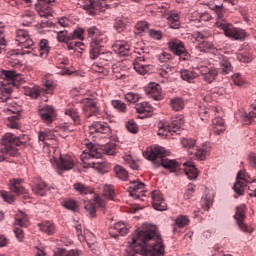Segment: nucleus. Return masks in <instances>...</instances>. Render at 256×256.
Masks as SVG:
<instances>
[{
  "label": "nucleus",
  "instance_id": "39",
  "mask_svg": "<svg viewBox=\"0 0 256 256\" xmlns=\"http://www.w3.org/2000/svg\"><path fill=\"white\" fill-rule=\"evenodd\" d=\"M40 231L46 233V235H53L55 233V225L51 222H43L39 225Z\"/></svg>",
  "mask_w": 256,
  "mask_h": 256
},
{
  "label": "nucleus",
  "instance_id": "4",
  "mask_svg": "<svg viewBox=\"0 0 256 256\" xmlns=\"http://www.w3.org/2000/svg\"><path fill=\"white\" fill-rule=\"evenodd\" d=\"M103 155L99 150L91 148L88 153H83L80 158L84 169L92 167L96 169L98 173H105L107 171V162L101 159Z\"/></svg>",
  "mask_w": 256,
  "mask_h": 256
},
{
  "label": "nucleus",
  "instance_id": "8",
  "mask_svg": "<svg viewBox=\"0 0 256 256\" xmlns=\"http://www.w3.org/2000/svg\"><path fill=\"white\" fill-rule=\"evenodd\" d=\"M139 56L135 58L133 61V67L136 73H139V75H147V73L153 72V69H155V66L151 64V58L147 56V53L142 52L138 53Z\"/></svg>",
  "mask_w": 256,
  "mask_h": 256
},
{
  "label": "nucleus",
  "instance_id": "31",
  "mask_svg": "<svg viewBox=\"0 0 256 256\" xmlns=\"http://www.w3.org/2000/svg\"><path fill=\"white\" fill-rule=\"evenodd\" d=\"M198 115L201 121L208 123L209 119H211V109L207 108L205 105H200Z\"/></svg>",
  "mask_w": 256,
  "mask_h": 256
},
{
  "label": "nucleus",
  "instance_id": "16",
  "mask_svg": "<svg viewBox=\"0 0 256 256\" xmlns=\"http://www.w3.org/2000/svg\"><path fill=\"white\" fill-rule=\"evenodd\" d=\"M83 103L82 111L86 117H93L99 113V107H97V102L91 98H84L81 100Z\"/></svg>",
  "mask_w": 256,
  "mask_h": 256
},
{
  "label": "nucleus",
  "instance_id": "13",
  "mask_svg": "<svg viewBox=\"0 0 256 256\" xmlns=\"http://www.w3.org/2000/svg\"><path fill=\"white\" fill-rule=\"evenodd\" d=\"M55 0H38L36 4V11L40 17L47 19L53 16V4Z\"/></svg>",
  "mask_w": 256,
  "mask_h": 256
},
{
  "label": "nucleus",
  "instance_id": "54",
  "mask_svg": "<svg viewBox=\"0 0 256 256\" xmlns=\"http://www.w3.org/2000/svg\"><path fill=\"white\" fill-rule=\"evenodd\" d=\"M177 227H185V225H189V218L185 215H180L175 220Z\"/></svg>",
  "mask_w": 256,
  "mask_h": 256
},
{
  "label": "nucleus",
  "instance_id": "30",
  "mask_svg": "<svg viewBox=\"0 0 256 256\" xmlns=\"http://www.w3.org/2000/svg\"><path fill=\"white\" fill-rule=\"evenodd\" d=\"M0 145H6V147H10V149H13L15 151V136L12 133H6L2 136Z\"/></svg>",
  "mask_w": 256,
  "mask_h": 256
},
{
  "label": "nucleus",
  "instance_id": "58",
  "mask_svg": "<svg viewBox=\"0 0 256 256\" xmlns=\"http://www.w3.org/2000/svg\"><path fill=\"white\" fill-rule=\"evenodd\" d=\"M124 161L126 165L129 166L130 169H133L134 171H137L139 169V165H137V162H135L133 158H131V156H126L124 158Z\"/></svg>",
  "mask_w": 256,
  "mask_h": 256
},
{
  "label": "nucleus",
  "instance_id": "27",
  "mask_svg": "<svg viewBox=\"0 0 256 256\" xmlns=\"http://www.w3.org/2000/svg\"><path fill=\"white\" fill-rule=\"evenodd\" d=\"M184 173L187 175L188 179H196L199 175L197 168L193 165V162H185L184 164Z\"/></svg>",
  "mask_w": 256,
  "mask_h": 256
},
{
  "label": "nucleus",
  "instance_id": "37",
  "mask_svg": "<svg viewBox=\"0 0 256 256\" xmlns=\"http://www.w3.org/2000/svg\"><path fill=\"white\" fill-rule=\"evenodd\" d=\"M198 75L199 74H197L196 72L190 70H182L180 72L181 79H183V81H187L188 83H191L193 79H196V77H198Z\"/></svg>",
  "mask_w": 256,
  "mask_h": 256
},
{
  "label": "nucleus",
  "instance_id": "12",
  "mask_svg": "<svg viewBox=\"0 0 256 256\" xmlns=\"http://www.w3.org/2000/svg\"><path fill=\"white\" fill-rule=\"evenodd\" d=\"M27 223H29V217L26 214H23V212H20L14 221V225H18L19 227L14 228V234L18 241H23L25 238V234L23 232V229L21 227H27Z\"/></svg>",
  "mask_w": 256,
  "mask_h": 256
},
{
  "label": "nucleus",
  "instance_id": "60",
  "mask_svg": "<svg viewBox=\"0 0 256 256\" xmlns=\"http://www.w3.org/2000/svg\"><path fill=\"white\" fill-rule=\"evenodd\" d=\"M195 193V184H188L187 190L184 193V199H190L193 197V194Z\"/></svg>",
  "mask_w": 256,
  "mask_h": 256
},
{
  "label": "nucleus",
  "instance_id": "2",
  "mask_svg": "<svg viewBox=\"0 0 256 256\" xmlns=\"http://www.w3.org/2000/svg\"><path fill=\"white\" fill-rule=\"evenodd\" d=\"M18 81L23 83V75L15 70L0 71V103H11V93H13V83Z\"/></svg>",
  "mask_w": 256,
  "mask_h": 256
},
{
  "label": "nucleus",
  "instance_id": "46",
  "mask_svg": "<svg viewBox=\"0 0 256 256\" xmlns=\"http://www.w3.org/2000/svg\"><path fill=\"white\" fill-rule=\"evenodd\" d=\"M84 209L89 213L90 217H96L97 209L95 207V203L91 201H87L84 203Z\"/></svg>",
  "mask_w": 256,
  "mask_h": 256
},
{
  "label": "nucleus",
  "instance_id": "23",
  "mask_svg": "<svg viewBox=\"0 0 256 256\" xmlns=\"http://www.w3.org/2000/svg\"><path fill=\"white\" fill-rule=\"evenodd\" d=\"M112 49L117 55H120V57H125L131 50V45L126 41H117L113 44Z\"/></svg>",
  "mask_w": 256,
  "mask_h": 256
},
{
  "label": "nucleus",
  "instance_id": "52",
  "mask_svg": "<svg viewBox=\"0 0 256 256\" xmlns=\"http://www.w3.org/2000/svg\"><path fill=\"white\" fill-rule=\"evenodd\" d=\"M63 207H65V209H68V211H77V209L79 208V206L77 205V201L75 200H67L63 203Z\"/></svg>",
  "mask_w": 256,
  "mask_h": 256
},
{
  "label": "nucleus",
  "instance_id": "61",
  "mask_svg": "<svg viewBox=\"0 0 256 256\" xmlns=\"http://www.w3.org/2000/svg\"><path fill=\"white\" fill-rule=\"evenodd\" d=\"M149 36L156 41H161V39H163V32L152 29L149 31Z\"/></svg>",
  "mask_w": 256,
  "mask_h": 256
},
{
  "label": "nucleus",
  "instance_id": "22",
  "mask_svg": "<svg viewBox=\"0 0 256 256\" xmlns=\"http://www.w3.org/2000/svg\"><path fill=\"white\" fill-rule=\"evenodd\" d=\"M200 73L206 83H213L217 77V69L207 66L200 67Z\"/></svg>",
  "mask_w": 256,
  "mask_h": 256
},
{
  "label": "nucleus",
  "instance_id": "6",
  "mask_svg": "<svg viewBox=\"0 0 256 256\" xmlns=\"http://www.w3.org/2000/svg\"><path fill=\"white\" fill-rule=\"evenodd\" d=\"M184 123L185 120H183V117L181 116L173 117L171 123L160 122L158 125V135L162 137H168L169 135H181Z\"/></svg>",
  "mask_w": 256,
  "mask_h": 256
},
{
  "label": "nucleus",
  "instance_id": "15",
  "mask_svg": "<svg viewBox=\"0 0 256 256\" xmlns=\"http://www.w3.org/2000/svg\"><path fill=\"white\" fill-rule=\"evenodd\" d=\"M58 171H71L75 167V160L69 155H60L59 160L54 158Z\"/></svg>",
  "mask_w": 256,
  "mask_h": 256
},
{
  "label": "nucleus",
  "instance_id": "48",
  "mask_svg": "<svg viewBox=\"0 0 256 256\" xmlns=\"http://www.w3.org/2000/svg\"><path fill=\"white\" fill-rule=\"evenodd\" d=\"M126 27H127V23H125V20L121 18H117L115 20L114 29H116L118 33H122V31H125Z\"/></svg>",
  "mask_w": 256,
  "mask_h": 256
},
{
  "label": "nucleus",
  "instance_id": "34",
  "mask_svg": "<svg viewBox=\"0 0 256 256\" xmlns=\"http://www.w3.org/2000/svg\"><path fill=\"white\" fill-rule=\"evenodd\" d=\"M74 191H77L80 195H91L93 194V188L85 186L82 183H76L73 185Z\"/></svg>",
  "mask_w": 256,
  "mask_h": 256
},
{
  "label": "nucleus",
  "instance_id": "17",
  "mask_svg": "<svg viewBox=\"0 0 256 256\" xmlns=\"http://www.w3.org/2000/svg\"><path fill=\"white\" fill-rule=\"evenodd\" d=\"M152 207L156 211H167V202L163 198L160 191L154 190L151 192Z\"/></svg>",
  "mask_w": 256,
  "mask_h": 256
},
{
  "label": "nucleus",
  "instance_id": "9",
  "mask_svg": "<svg viewBox=\"0 0 256 256\" xmlns=\"http://www.w3.org/2000/svg\"><path fill=\"white\" fill-rule=\"evenodd\" d=\"M169 51L180 57V61H189L191 59V54L185 48V43L178 38H172L167 43Z\"/></svg>",
  "mask_w": 256,
  "mask_h": 256
},
{
  "label": "nucleus",
  "instance_id": "1",
  "mask_svg": "<svg viewBox=\"0 0 256 256\" xmlns=\"http://www.w3.org/2000/svg\"><path fill=\"white\" fill-rule=\"evenodd\" d=\"M166 154L167 151H165V149H163L162 147H148L143 152V157L148 161H152L155 167H163L164 169H167V171H169L170 173H175V171L179 169L181 164L177 162V160L165 158Z\"/></svg>",
  "mask_w": 256,
  "mask_h": 256
},
{
  "label": "nucleus",
  "instance_id": "10",
  "mask_svg": "<svg viewBox=\"0 0 256 256\" xmlns=\"http://www.w3.org/2000/svg\"><path fill=\"white\" fill-rule=\"evenodd\" d=\"M81 7L89 11V15H97V11H105L103 7H109L107 1L109 0H79Z\"/></svg>",
  "mask_w": 256,
  "mask_h": 256
},
{
  "label": "nucleus",
  "instance_id": "47",
  "mask_svg": "<svg viewBox=\"0 0 256 256\" xmlns=\"http://www.w3.org/2000/svg\"><path fill=\"white\" fill-rule=\"evenodd\" d=\"M112 106L114 107V109H117V111H119L120 113H125V111H127V105L125 104V102L121 100H113Z\"/></svg>",
  "mask_w": 256,
  "mask_h": 256
},
{
  "label": "nucleus",
  "instance_id": "50",
  "mask_svg": "<svg viewBox=\"0 0 256 256\" xmlns=\"http://www.w3.org/2000/svg\"><path fill=\"white\" fill-rule=\"evenodd\" d=\"M85 33V30L82 28H78L70 33V41H73L75 39H80V41H83V34Z\"/></svg>",
  "mask_w": 256,
  "mask_h": 256
},
{
  "label": "nucleus",
  "instance_id": "18",
  "mask_svg": "<svg viewBox=\"0 0 256 256\" xmlns=\"http://www.w3.org/2000/svg\"><path fill=\"white\" fill-rule=\"evenodd\" d=\"M128 192L130 197H134V199H139V197H141V195L145 193V183L140 182L139 180H134L130 182Z\"/></svg>",
  "mask_w": 256,
  "mask_h": 256
},
{
  "label": "nucleus",
  "instance_id": "62",
  "mask_svg": "<svg viewBox=\"0 0 256 256\" xmlns=\"http://www.w3.org/2000/svg\"><path fill=\"white\" fill-rule=\"evenodd\" d=\"M232 81L234 85H237L238 87H241L243 83H245L243 77H241V74L239 73L232 75Z\"/></svg>",
  "mask_w": 256,
  "mask_h": 256
},
{
  "label": "nucleus",
  "instance_id": "24",
  "mask_svg": "<svg viewBox=\"0 0 256 256\" xmlns=\"http://www.w3.org/2000/svg\"><path fill=\"white\" fill-rule=\"evenodd\" d=\"M212 129L214 135H221L225 132V120L221 117H216L212 119Z\"/></svg>",
  "mask_w": 256,
  "mask_h": 256
},
{
  "label": "nucleus",
  "instance_id": "28",
  "mask_svg": "<svg viewBox=\"0 0 256 256\" xmlns=\"http://www.w3.org/2000/svg\"><path fill=\"white\" fill-rule=\"evenodd\" d=\"M22 181L23 180L21 179H14L10 181L9 189L12 193H15V195H21L25 192V188L21 185Z\"/></svg>",
  "mask_w": 256,
  "mask_h": 256
},
{
  "label": "nucleus",
  "instance_id": "11",
  "mask_svg": "<svg viewBox=\"0 0 256 256\" xmlns=\"http://www.w3.org/2000/svg\"><path fill=\"white\" fill-rule=\"evenodd\" d=\"M247 183H253V179L249 177L245 170H240L237 173L236 183L233 186V190L236 193V195H239L240 197L244 195Z\"/></svg>",
  "mask_w": 256,
  "mask_h": 256
},
{
  "label": "nucleus",
  "instance_id": "38",
  "mask_svg": "<svg viewBox=\"0 0 256 256\" xmlns=\"http://www.w3.org/2000/svg\"><path fill=\"white\" fill-rule=\"evenodd\" d=\"M170 107L173 111H181L185 107V102L181 98H172L170 100Z\"/></svg>",
  "mask_w": 256,
  "mask_h": 256
},
{
  "label": "nucleus",
  "instance_id": "33",
  "mask_svg": "<svg viewBox=\"0 0 256 256\" xmlns=\"http://www.w3.org/2000/svg\"><path fill=\"white\" fill-rule=\"evenodd\" d=\"M41 93H43V89L39 88V86L25 88V95H28L31 99H37Z\"/></svg>",
  "mask_w": 256,
  "mask_h": 256
},
{
  "label": "nucleus",
  "instance_id": "29",
  "mask_svg": "<svg viewBox=\"0 0 256 256\" xmlns=\"http://www.w3.org/2000/svg\"><path fill=\"white\" fill-rule=\"evenodd\" d=\"M13 155H15V150L11 149V147L7 145L0 144V163L7 161V158L13 157Z\"/></svg>",
  "mask_w": 256,
  "mask_h": 256
},
{
  "label": "nucleus",
  "instance_id": "59",
  "mask_svg": "<svg viewBox=\"0 0 256 256\" xmlns=\"http://www.w3.org/2000/svg\"><path fill=\"white\" fill-rule=\"evenodd\" d=\"M126 129L129 131V133H137L139 131V128L137 127V124L135 123L134 120H129L126 124Z\"/></svg>",
  "mask_w": 256,
  "mask_h": 256
},
{
  "label": "nucleus",
  "instance_id": "14",
  "mask_svg": "<svg viewBox=\"0 0 256 256\" xmlns=\"http://www.w3.org/2000/svg\"><path fill=\"white\" fill-rule=\"evenodd\" d=\"M234 219L240 229V231H243V233H253V230H251L249 228V226H247L245 224V205H240L238 207H236V213L234 215Z\"/></svg>",
  "mask_w": 256,
  "mask_h": 256
},
{
  "label": "nucleus",
  "instance_id": "43",
  "mask_svg": "<svg viewBox=\"0 0 256 256\" xmlns=\"http://www.w3.org/2000/svg\"><path fill=\"white\" fill-rule=\"evenodd\" d=\"M112 229L113 231H116V233L122 236L127 235V233L129 232V229L123 222H117Z\"/></svg>",
  "mask_w": 256,
  "mask_h": 256
},
{
  "label": "nucleus",
  "instance_id": "25",
  "mask_svg": "<svg viewBox=\"0 0 256 256\" xmlns=\"http://www.w3.org/2000/svg\"><path fill=\"white\" fill-rule=\"evenodd\" d=\"M166 19L171 29H179V27H181V17L179 13L171 12L166 15Z\"/></svg>",
  "mask_w": 256,
  "mask_h": 256
},
{
  "label": "nucleus",
  "instance_id": "32",
  "mask_svg": "<svg viewBox=\"0 0 256 256\" xmlns=\"http://www.w3.org/2000/svg\"><path fill=\"white\" fill-rule=\"evenodd\" d=\"M39 51L40 57L45 59L49 55V51H51V47H49V40L42 39L39 43Z\"/></svg>",
  "mask_w": 256,
  "mask_h": 256
},
{
  "label": "nucleus",
  "instance_id": "3",
  "mask_svg": "<svg viewBox=\"0 0 256 256\" xmlns=\"http://www.w3.org/2000/svg\"><path fill=\"white\" fill-rule=\"evenodd\" d=\"M216 15L219 19L215 25L218 29L224 32L225 37L233 39V41H245L247 39V32L241 28H235L231 23L225 21L223 16L225 15V10H223V4L216 5Z\"/></svg>",
  "mask_w": 256,
  "mask_h": 256
},
{
  "label": "nucleus",
  "instance_id": "55",
  "mask_svg": "<svg viewBox=\"0 0 256 256\" xmlns=\"http://www.w3.org/2000/svg\"><path fill=\"white\" fill-rule=\"evenodd\" d=\"M17 119H19L18 116L9 117L7 127H9V129H19V121H17Z\"/></svg>",
  "mask_w": 256,
  "mask_h": 256
},
{
  "label": "nucleus",
  "instance_id": "56",
  "mask_svg": "<svg viewBox=\"0 0 256 256\" xmlns=\"http://www.w3.org/2000/svg\"><path fill=\"white\" fill-rule=\"evenodd\" d=\"M125 99L128 101V103H137V101H139V99H141V96H139V94H137V93L128 92L125 95Z\"/></svg>",
  "mask_w": 256,
  "mask_h": 256
},
{
  "label": "nucleus",
  "instance_id": "5",
  "mask_svg": "<svg viewBox=\"0 0 256 256\" xmlns=\"http://www.w3.org/2000/svg\"><path fill=\"white\" fill-rule=\"evenodd\" d=\"M87 33L88 37H91L92 39L90 43V59L95 61V59L99 58V49L103 47V44L107 38L103 35V33H101V30L95 26L88 28Z\"/></svg>",
  "mask_w": 256,
  "mask_h": 256
},
{
  "label": "nucleus",
  "instance_id": "20",
  "mask_svg": "<svg viewBox=\"0 0 256 256\" xmlns=\"http://www.w3.org/2000/svg\"><path fill=\"white\" fill-rule=\"evenodd\" d=\"M145 91L146 95H149L154 101H161V99H163V92L161 91V85L159 84H150Z\"/></svg>",
  "mask_w": 256,
  "mask_h": 256
},
{
  "label": "nucleus",
  "instance_id": "44",
  "mask_svg": "<svg viewBox=\"0 0 256 256\" xmlns=\"http://www.w3.org/2000/svg\"><path fill=\"white\" fill-rule=\"evenodd\" d=\"M57 41L59 43H67L71 41V34L67 32V30H61L57 33Z\"/></svg>",
  "mask_w": 256,
  "mask_h": 256
},
{
  "label": "nucleus",
  "instance_id": "41",
  "mask_svg": "<svg viewBox=\"0 0 256 256\" xmlns=\"http://www.w3.org/2000/svg\"><path fill=\"white\" fill-rule=\"evenodd\" d=\"M104 197L106 199H109L110 201H113L115 199V186L106 184L104 186Z\"/></svg>",
  "mask_w": 256,
  "mask_h": 256
},
{
  "label": "nucleus",
  "instance_id": "26",
  "mask_svg": "<svg viewBox=\"0 0 256 256\" xmlns=\"http://www.w3.org/2000/svg\"><path fill=\"white\" fill-rule=\"evenodd\" d=\"M218 70L221 75H229V73H233V65L227 57H224L219 62Z\"/></svg>",
  "mask_w": 256,
  "mask_h": 256
},
{
  "label": "nucleus",
  "instance_id": "45",
  "mask_svg": "<svg viewBox=\"0 0 256 256\" xmlns=\"http://www.w3.org/2000/svg\"><path fill=\"white\" fill-rule=\"evenodd\" d=\"M35 21V16L31 12H27L22 15V25L23 27H29Z\"/></svg>",
  "mask_w": 256,
  "mask_h": 256
},
{
  "label": "nucleus",
  "instance_id": "64",
  "mask_svg": "<svg viewBox=\"0 0 256 256\" xmlns=\"http://www.w3.org/2000/svg\"><path fill=\"white\" fill-rule=\"evenodd\" d=\"M244 117L251 121V119H255L256 117V106H251L250 111L248 113H245Z\"/></svg>",
  "mask_w": 256,
  "mask_h": 256
},
{
  "label": "nucleus",
  "instance_id": "42",
  "mask_svg": "<svg viewBox=\"0 0 256 256\" xmlns=\"http://www.w3.org/2000/svg\"><path fill=\"white\" fill-rule=\"evenodd\" d=\"M213 47V43L204 40L196 46V49L201 53H207V51H211Z\"/></svg>",
  "mask_w": 256,
  "mask_h": 256
},
{
  "label": "nucleus",
  "instance_id": "35",
  "mask_svg": "<svg viewBox=\"0 0 256 256\" xmlns=\"http://www.w3.org/2000/svg\"><path fill=\"white\" fill-rule=\"evenodd\" d=\"M114 173L116 177L121 181H127V179H129V172H127V170H125V168H123L122 166H115Z\"/></svg>",
  "mask_w": 256,
  "mask_h": 256
},
{
  "label": "nucleus",
  "instance_id": "51",
  "mask_svg": "<svg viewBox=\"0 0 256 256\" xmlns=\"http://www.w3.org/2000/svg\"><path fill=\"white\" fill-rule=\"evenodd\" d=\"M180 143L184 149H193L196 145L195 140L191 138H183Z\"/></svg>",
  "mask_w": 256,
  "mask_h": 256
},
{
  "label": "nucleus",
  "instance_id": "63",
  "mask_svg": "<svg viewBox=\"0 0 256 256\" xmlns=\"http://www.w3.org/2000/svg\"><path fill=\"white\" fill-rule=\"evenodd\" d=\"M136 111H137V113H145V112L149 111V103L142 102L140 104H137Z\"/></svg>",
  "mask_w": 256,
  "mask_h": 256
},
{
  "label": "nucleus",
  "instance_id": "57",
  "mask_svg": "<svg viewBox=\"0 0 256 256\" xmlns=\"http://www.w3.org/2000/svg\"><path fill=\"white\" fill-rule=\"evenodd\" d=\"M173 60V55H171L170 53L167 52H162L159 56H158V61L160 63H169V61Z\"/></svg>",
  "mask_w": 256,
  "mask_h": 256
},
{
  "label": "nucleus",
  "instance_id": "19",
  "mask_svg": "<svg viewBox=\"0 0 256 256\" xmlns=\"http://www.w3.org/2000/svg\"><path fill=\"white\" fill-rule=\"evenodd\" d=\"M89 131L91 135H93L94 133H101L102 135H111V127H109V124H107V122H93L92 125L89 127Z\"/></svg>",
  "mask_w": 256,
  "mask_h": 256
},
{
  "label": "nucleus",
  "instance_id": "21",
  "mask_svg": "<svg viewBox=\"0 0 256 256\" xmlns=\"http://www.w3.org/2000/svg\"><path fill=\"white\" fill-rule=\"evenodd\" d=\"M39 115L44 123H52L55 117V108L53 106L45 105L39 111Z\"/></svg>",
  "mask_w": 256,
  "mask_h": 256
},
{
  "label": "nucleus",
  "instance_id": "53",
  "mask_svg": "<svg viewBox=\"0 0 256 256\" xmlns=\"http://www.w3.org/2000/svg\"><path fill=\"white\" fill-rule=\"evenodd\" d=\"M99 54L98 57H100V59L102 61H107L108 63H113V53L111 52H101V48H99Z\"/></svg>",
  "mask_w": 256,
  "mask_h": 256
},
{
  "label": "nucleus",
  "instance_id": "49",
  "mask_svg": "<svg viewBox=\"0 0 256 256\" xmlns=\"http://www.w3.org/2000/svg\"><path fill=\"white\" fill-rule=\"evenodd\" d=\"M102 151L105 153V155H115L117 152L116 146L113 143H107L103 146Z\"/></svg>",
  "mask_w": 256,
  "mask_h": 256
},
{
  "label": "nucleus",
  "instance_id": "7",
  "mask_svg": "<svg viewBox=\"0 0 256 256\" xmlns=\"http://www.w3.org/2000/svg\"><path fill=\"white\" fill-rule=\"evenodd\" d=\"M16 45L22 49L20 55H29L35 50V42L31 39L29 32L24 29H18L15 37Z\"/></svg>",
  "mask_w": 256,
  "mask_h": 256
},
{
  "label": "nucleus",
  "instance_id": "40",
  "mask_svg": "<svg viewBox=\"0 0 256 256\" xmlns=\"http://www.w3.org/2000/svg\"><path fill=\"white\" fill-rule=\"evenodd\" d=\"M32 191L35 193V195H40V197H45L47 195V183L42 182L40 184H37L34 188H32Z\"/></svg>",
  "mask_w": 256,
  "mask_h": 256
},
{
  "label": "nucleus",
  "instance_id": "36",
  "mask_svg": "<svg viewBox=\"0 0 256 256\" xmlns=\"http://www.w3.org/2000/svg\"><path fill=\"white\" fill-rule=\"evenodd\" d=\"M65 115L70 117L72 121H74L75 125H79L81 123V118L79 116V111L75 108H70L65 110Z\"/></svg>",
  "mask_w": 256,
  "mask_h": 256
}]
</instances>
